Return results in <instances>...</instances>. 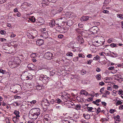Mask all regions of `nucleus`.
I'll return each instance as SVG.
<instances>
[{"label": "nucleus", "instance_id": "obj_19", "mask_svg": "<svg viewBox=\"0 0 123 123\" xmlns=\"http://www.w3.org/2000/svg\"><path fill=\"white\" fill-rule=\"evenodd\" d=\"M72 25V21L71 20L68 21L67 22V25L69 26H71Z\"/></svg>", "mask_w": 123, "mask_h": 123}, {"label": "nucleus", "instance_id": "obj_11", "mask_svg": "<svg viewBox=\"0 0 123 123\" xmlns=\"http://www.w3.org/2000/svg\"><path fill=\"white\" fill-rule=\"evenodd\" d=\"M89 19V17H88L83 16L81 18L80 20L82 22L85 21Z\"/></svg>", "mask_w": 123, "mask_h": 123}, {"label": "nucleus", "instance_id": "obj_3", "mask_svg": "<svg viewBox=\"0 0 123 123\" xmlns=\"http://www.w3.org/2000/svg\"><path fill=\"white\" fill-rule=\"evenodd\" d=\"M30 112H32L34 114H36L38 116L40 114V110L39 108H33L31 109Z\"/></svg>", "mask_w": 123, "mask_h": 123}, {"label": "nucleus", "instance_id": "obj_1", "mask_svg": "<svg viewBox=\"0 0 123 123\" xmlns=\"http://www.w3.org/2000/svg\"><path fill=\"white\" fill-rule=\"evenodd\" d=\"M96 38L97 40L95 41L96 42L100 44L104 43V42H105V40L103 37L102 36H98L96 37Z\"/></svg>", "mask_w": 123, "mask_h": 123}, {"label": "nucleus", "instance_id": "obj_51", "mask_svg": "<svg viewBox=\"0 0 123 123\" xmlns=\"http://www.w3.org/2000/svg\"><path fill=\"white\" fill-rule=\"evenodd\" d=\"M78 26L79 28H81L83 27V25L82 24L79 23L78 24Z\"/></svg>", "mask_w": 123, "mask_h": 123}, {"label": "nucleus", "instance_id": "obj_26", "mask_svg": "<svg viewBox=\"0 0 123 123\" xmlns=\"http://www.w3.org/2000/svg\"><path fill=\"white\" fill-rule=\"evenodd\" d=\"M96 77L98 80H100L101 79V75L100 74H99L97 75Z\"/></svg>", "mask_w": 123, "mask_h": 123}, {"label": "nucleus", "instance_id": "obj_42", "mask_svg": "<svg viewBox=\"0 0 123 123\" xmlns=\"http://www.w3.org/2000/svg\"><path fill=\"white\" fill-rule=\"evenodd\" d=\"M63 35L62 34L58 36V37L60 39L62 38H63Z\"/></svg>", "mask_w": 123, "mask_h": 123}, {"label": "nucleus", "instance_id": "obj_40", "mask_svg": "<svg viewBox=\"0 0 123 123\" xmlns=\"http://www.w3.org/2000/svg\"><path fill=\"white\" fill-rule=\"evenodd\" d=\"M116 111L115 110H113L112 109H111L110 110L109 112L110 113H113L115 111Z\"/></svg>", "mask_w": 123, "mask_h": 123}, {"label": "nucleus", "instance_id": "obj_41", "mask_svg": "<svg viewBox=\"0 0 123 123\" xmlns=\"http://www.w3.org/2000/svg\"><path fill=\"white\" fill-rule=\"evenodd\" d=\"M50 24L51 25L52 27H53L55 25V22H53V21L50 23Z\"/></svg>", "mask_w": 123, "mask_h": 123}, {"label": "nucleus", "instance_id": "obj_63", "mask_svg": "<svg viewBox=\"0 0 123 123\" xmlns=\"http://www.w3.org/2000/svg\"><path fill=\"white\" fill-rule=\"evenodd\" d=\"M15 96V99H16V98L20 99L21 98V97H20V96Z\"/></svg>", "mask_w": 123, "mask_h": 123}, {"label": "nucleus", "instance_id": "obj_44", "mask_svg": "<svg viewBox=\"0 0 123 123\" xmlns=\"http://www.w3.org/2000/svg\"><path fill=\"white\" fill-rule=\"evenodd\" d=\"M92 60H90L88 61H87V63L88 64H91V63L92 62Z\"/></svg>", "mask_w": 123, "mask_h": 123}, {"label": "nucleus", "instance_id": "obj_58", "mask_svg": "<svg viewBox=\"0 0 123 123\" xmlns=\"http://www.w3.org/2000/svg\"><path fill=\"white\" fill-rule=\"evenodd\" d=\"M6 1V0H0V3L2 4Z\"/></svg>", "mask_w": 123, "mask_h": 123}, {"label": "nucleus", "instance_id": "obj_50", "mask_svg": "<svg viewBox=\"0 0 123 123\" xmlns=\"http://www.w3.org/2000/svg\"><path fill=\"white\" fill-rule=\"evenodd\" d=\"M48 3L47 2H46V3H43L42 6H46L48 4Z\"/></svg>", "mask_w": 123, "mask_h": 123}, {"label": "nucleus", "instance_id": "obj_30", "mask_svg": "<svg viewBox=\"0 0 123 123\" xmlns=\"http://www.w3.org/2000/svg\"><path fill=\"white\" fill-rule=\"evenodd\" d=\"M0 33L2 35H4L6 33V32L4 30H1L0 31Z\"/></svg>", "mask_w": 123, "mask_h": 123}, {"label": "nucleus", "instance_id": "obj_21", "mask_svg": "<svg viewBox=\"0 0 123 123\" xmlns=\"http://www.w3.org/2000/svg\"><path fill=\"white\" fill-rule=\"evenodd\" d=\"M117 17L121 19H123V15L121 14H117Z\"/></svg>", "mask_w": 123, "mask_h": 123}, {"label": "nucleus", "instance_id": "obj_18", "mask_svg": "<svg viewBox=\"0 0 123 123\" xmlns=\"http://www.w3.org/2000/svg\"><path fill=\"white\" fill-rule=\"evenodd\" d=\"M29 20L31 22H34L35 21V17L34 16L31 17L29 18Z\"/></svg>", "mask_w": 123, "mask_h": 123}, {"label": "nucleus", "instance_id": "obj_22", "mask_svg": "<svg viewBox=\"0 0 123 123\" xmlns=\"http://www.w3.org/2000/svg\"><path fill=\"white\" fill-rule=\"evenodd\" d=\"M83 116H84L85 118L86 119H89L90 117V115L88 114H87L86 115H85L84 114Z\"/></svg>", "mask_w": 123, "mask_h": 123}, {"label": "nucleus", "instance_id": "obj_27", "mask_svg": "<svg viewBox=\"0 0 123 123\" xmlns=\"http://www.w3.org/2000/svg\"><path fill=\"white\" fill-rule=\"evenodd\" d=\"M113 39L112 38H110L108 40L107 42L108 43H110L113 41Z\"/></svg>", "mask_w": 123, "mask_h": 123}, {"label": "nucleus", "instance_id": "obj_7", "mask_svg": "<svg viewBox=\"0 0 123 123\" xmlns=\"http://www.w3.org/2000/svg\"><path fill=\"white\" fill-rule=\"evenodd\" d=\"M98 28L97 26L93 27L90 29V31L93 33L94 34L97 32Z\"/></svg>", "mask_w": 123, "mask_h": 123}, {"label": "nucleus", "instance_id": "obj_13", "mask_svg": "<svg viewBox=\"0 0 123 123\" xmlns=\"http://www.w3.org/2000/svg\"><path fill=\"white\" fill-rule=\"evenodd\" d=\"M19 112L17 110H14V113L16 115V117L17 118H19L20 116L19 115Z\"/></svg>", "mask_w": 123, "mask_h": 123}, {"label": "nucleus", "instance_id": "obj_38", "mask_svg": "<svg viewBox=\"0 0 123 123\" xmlns=\"http://www.w3.org/2000/svg\"><path fill=\"white\" fill-rule=\"evenodd\" d=\"M49 102L50 104H53L54 103H55V101L54 99H52L50 100Z\"/></svg>", "mask_w": 123, "mask_h": 123}, {"label": "nucleus", "instance_id": "obj_17", "mask_svg": "<svg viewBox=\"0 0 123 123\" xmlns=\"http://www.w3.org/2000/svg\"><path fill=\"white\" fill-rule=\"evenodd\" d=\"M44 76V75H40V76L39 77V80H41L43 82V83H45V81L43 80V76Z\"/></svg>", "mask_w": 123, "mask_h": 123}, {"label": "nucleus", "instance_id": "obj_64", "mask_svg": "<svg viewBox=\"0 0 123 123\" xmlns=\"http://www.w3.org/2000/svg\"><path fill=\"white\" fill-rule=\"evenodd\" d=\"M119 108V109L122 110L123 109V105L120 106Z\"/></svg>", "mask_w": 123, "mask_h": 123}, {"label": "nucleus", "instance_id": "obj_53", "mask_svg": "<svg viewBox=\"0 0 123 123\" xmlns=\"http://www.w3.org/2000/svg\"><path fill=\"white\" fill-rule=\"evenodd\" d=\"M24 5H25L26 6L29 5H28V3L27 2H25L24 3H23L22 5L23 6Z\"/></svg>", "mask_w": 123, "mask_h": 123}, {"label": "nucleus", "instance_id": "obj_37", "mask_svg": "<svg viewBox=\"0 0 123 123\" xmlns=\"http://www.w3.org/2000/svg\"><path fill=\"white\" fill-rule=\"evenodd\" d=\"M47 1L48 0L49 2H51L53 3H55L56 1V0H46Z\"/></svg>", "mask_w": 123, "mask_h": 123}, {"label": "nucleus", "instance_id": "obj_49", "mask_svg": "<svg viewBox=\"0 0 123 123\" xmlns=\"http://www.w3.org/2000/svg\"><path fill=\"white\" fill-rule=\"evenodd\" d=\"M103 12L104 13H108L109 12V11L107 10H104L103 11Z\"/></svg>", "mask_w": 123, "mask_h": 123}, {"label": "nucleus", "instance_id": "obj_57", "mask_svg": "<svg viewBox=\"0 0 123 123\" xmlns=\"http://www.w3.org/2000/svg\"><path fill=\"white\" fill-rule=\"evenodd\" d=\"M36 101L35 100H33L31 102V104H34L36 102Z\"/></svg>", "mask_w": 123, "mask_h": 123}, {"label": "nucleus", "instance_id": "obj_9", "mask_svg": "<svg viewBox=\"0 0 123 123\" xmlns=\"http://www.w3.org/2000/svg\"><path fill=\"white\" fill-rule=\"evenodd\" d=\"M27 67L30 70H33L35 68V66L31 63L29 64L28 65Z\"/></svg>", "mask_w": 123, "mask_h": 123}, {"label": "nucleus", "instance_id": "obj_34", "mask_svg": "<svg viewBox=\"0 0 123 123\" xmlns=\"http://www.w3.org/2000/svg\"><path fill=\"white\" fill-rule=\"evenodd\" d=\"M99 56L97 55L95 57L93 58V60H95L98 61V59L99 58Z\"/></svg>", "mask_w": 123, "mask_h": 123}, {"label": "nucleus", "instance_id": "obj_43", "mask_svg": "<svg viewBox=\"0 0 123 123\" xmlns=\"http://www.w3.org/2000/svg\"><path fill=\"white\" fill-rule=\"evenodd\" d=\"M11 34L10 35V37H14L16 35L14 34L13 33V32H12L11 33Z\"/></svg>", "mask_w": 123, "mask_h": 123}, {"label": "nucleus", "instance_id": "obj_54", "mask_svg": "<svg viewBox=\"0 0 123 123\" xmlns=\"http://www.w3.org/2000/svg\"><path fill=\"white\" fill-rule=\"evenodd\" d=\"M16 15L17 17H19L21 15L20 13L19 12H18V13H16Z\"/></svg>", "mask_w": 123, "mask_h": 123}, {"label": "nucleus", "instance_id": "obj_33", "mask_svg": "<svg viewBox=\"0 0 123 123\" xmlns=\"http://www.w3.org/2000/svg\"><path fill=\"white\" fill-rule=\"evenodd\" d=\"M110 46L112 48L117 47V46L116 44L114 43H112L111 44H110Z\"/></svg>", "mask_w": 123, "mask_h": 123}, {"label": "nucleus", "instance_id": "obj_8", "mask_svg": "<svg viewBox=\"0 0 123 123\" xmlns=\"http://www.w3.org/2000/svg\"><path fill=\"white\" fill-rule=\"evenodd\" d=\"M43 42V40L40 39L37 40L36 42L37 44L39 46H40L42 45Z\"/></svg>", "mask_w": 123, "mask_h": 123}, {"label": "nucleus", "instance_id": "obj_24", "mask_svg": "<svg viewBox=\"0 0 123 123\" xmlns=\"http://www.w3.org/2000/svg\"><path fill=\"white\" fill-rule=\"evenodd\" d=\"M0 73H2L3 74H6V72L5 70L0 69Z\"/></svg>", "mask_w": 123, "mask_h": 123}, {"label": "nucleus", "instance_id": "obj_39", "mask_svg": "<svg viewBox=\"0 0 123 123\" xmlns=\"http://www.w3.org/2000/svg\"><path fill=\"white\" fill-rule=\"evenodd\" d=\"M87 109L88 110L90 111L93 112V111H92V110L93 109L92 107H87Z\"/></svg>", "mask_w": 123, "mask_h": 123}, {"label": "nucleus", "instance_id": "obj_55", "mask_svg": "<svg viewBox=\"0 0 123 123\" xmlns=\"http://www.w3.org/2000/svg\"><path fill=\"white\" fill-rule=\"evenodd\" d=\"M78 57H75L74 58V61H77L78 60Z\"/></svg>", "mask_w": 123, "mask_h": 123}, {"label": "nucleus", "instance_id": "obj_6", "mask_svg": "<svg viewBox=\"0 0 123 123\" xmlns=\"http://www.w3.org/2000/svg\"><path fill=\"white\" fill-rule=\"evenodd\" d=\"M9 64L10 67L12 68H15L18 65V63L16 62H9Z\"/></svg>", "mask_w": 123, "mask_h": 123}, {"label": "nucleus", "instance_id": "obj_31", "mask_svg": "<svg viewBox=\"0 0 123 123\" xmlns=\"http://www.w3.org/2000/svg\"><path fill=\"white\" fill-rule=\"evenodd\" d=\"M55 107L56 109H58L59 110H60L61 108V106L58 105H56Z\"/></svg>", "mask_w": 123, "mask_h": 123}, {"label": "nucleus", "instance_id": "obj_61", "mask_svg": "<svg viewBox=\"0 0 123 123\" xmlns=\"http://www.w3.org/2000/svg\"><path fill=\"white\" fill-rule=\"evenodd\" d=\"M101 103L102 105L104 106H106L107 104L106 103L104 102H102Z\"/></svg>", "mask_w": 123, "mask_h": 123}, {"label": "nucleus", "instance_id": "obj_15", "mask_svg": "<svg viewBox=\"0 0 123 123\" xmlns=\"http://www.w3.org/2000/svg\"><path fill=\"white\" fill-rule=\"evenodd\" d=\"M43 80H45L46 81H48L50 79L49 77H48L46 75H44L43 76Z\"/></svg>", "mask_w": 123, "mask_h": 123}, {"label": "nucleus", "instance_id": "obj_59", "mask_svg": "<svg viewBox=\"0 0 123 123\" xmlns=\"http://www.w3.org/2000/svg\"><path fill=\"white\" fill-rule=\"evenodd\" d=\"M104 83L102 81L99 83V85H100L101 86L104 85Z\"/></svg>", "mask_w": 123, "mask_h": 123}, {"label": "nucleus", "instance_id": "obj_52", "mask_svg": "<svg viewBox=\"0 0 123 123\" xmlns=\"http://www.w3.org/2000/svg\"><path fill=\"white\" fill-rule=\"evenodd\" d=\"M123 92V91L121 90H119L118 91V94H122V93Z\"/></svg>", "mask_w": 123, "mask_h": 123}, {"label": "nucleus", "instance_id": "obj_16", "mask_svg": "<svg viewBox=\"0 0 123 123\" xmlns=\"http://www.w3.org/2000/svg\"><path fill=\"white\" fill-rule=\"evenodd\" d=\"M38 21L39 23L41 24L40 25L43 24L44 22V20L41 18H40L38 19Z\"/></svg>", "mask_w": 123, "mask_h": 123}, {"label": "nucleus", "instance_id": "obj_5", "mask_svg": "<svg viewBox=\"0 0 123 123\" xmlns=\"http://www.w3.org/2000/svg\"><path fill=\"white\" fill-rule=\"evenodd\" d=\"M41 105L45 106H49L50 104L49 102L46 99H43L41 102Z\"/></svg>", "mask_w": 123, "mask_h": 123}, {"label": "nucleus", "instance_id": "obj_29", "mask_svg": "<svg viewBox=\"0 0 123 123\" xmlns=\"http://www.w3.org/2000/svg\"><path fill=\"white\" fill-rule=\"evenodd\" d=\"M62 8L60 7H58L57 8V11L58 12H60L62 10Z\"/></svg>", "mask_w": 123, "mask_h": 123}, {"label": "nucleus", "instance_id": "obj_28", "mask_svg": "<svg viewBox=\"0 0 123 123\" xmlns=\"http://www.w3.org/2000/svg\"><path fill=\"white\" fill-rule=\"evenodd\" d=\"M42 87L39 85H38L36 86V88L37 90H40L42 89Z\"/></svg>", "mask_w": 123, "mask_h": 123}, {"label": "nucleus", "instance_id": "obj_48", "mask_svg": "<svg viewBox=\"0 0 123 123\" xmlns=\"http://www.w3.org/2000/svg\"><path fill=\"white\" fill-rule=\"evenodd\" d=\"M4 40L6 41V39L4 38H0V41L3 42Z\"/></svg>", "mask_w": 123, "mask_h": 123}, {"label": "nucleus", "instance_id": "obj_60", "mask_svg": "<svg viewBox=\"0 0 123 123\" xmlns=\"http://www.w3.org/2000/svg\"><path fill=\"white\" fill-rule=\"evenodd\" d=\"M62 94H63L64 96L66 95L67 94H68L67 93H66L65 92H62Z\"/></svg>", "mask_w": 123, "mask_h": 123}, {"label": "nucleus", "instance_id": "obj_23", "mask_svg": "<svg viewBox=\"0 0 123 123\" xmlns=\"http://www.w3.org/2000/svg\"><path fill=\"white\" fill-rule=\"evenodd\" d=\"M18 118H17L16 117H14L13 118L12 120L14 123H17V120L18 119Z\"/></svg>", "mask_w": 123, "mask_h": 123}, {"label": "nucleus", "instance_id": "obj_47", "mask_svg": "<svg viewBox=\"0 0 123 123\" xmlns=\"http://www.w3.org/2000/svg\"><path fill=\"white\" fill-rule=\"evenodd\" d=\"M114 68V66L108 68V69L109 70H112Z\"/></svg>", "mask_w": 123, "mask_h": 123}, {"label": "nucleus", "instance_id": "obj_10", "mask_svg": "<svg viewBox=\"0 0 123 123\" xmlns=\"http://www.w3.org/2000/svg\"><path fill=\"white\" fill-rule=\"evenodd\" d=\"M77 39L80 43H84V40L81 36H79L77 37Z\"/></svg>", "mask_w": 123, "mask_h": 123}, {"label": "nucleus", "instance_id": "obj_20", "mask_svg": "<svg viewBox=\"0 0 123 123\" xmlns=\"http://www.w3.org/2000/svg\"><path fill=\"white\" fill-rule=\"evenodd\" d=\"M81 106L80 105L78 104L76 105L75 106V109L77 110H80L81 108Z\"/></svg>", "mask_w": 123, "mask_h": 123}, {"label": "nucleus", "instance_id": "obj_62", "mask_svg": "<svg viewBox=\"0 0 123 123\" xmlns=\"http://www.w3.org/2000/svg\"><path fill=\"white\" fill-rule=\"evenodd\" d=\"M96 71L97 72H99L101 71V70L99 68H97L96 69Z\"/></svg>", "mask_w": 123, "mask_h": 123}, {"label": "nucleus", "instance_id": "obj_32", "mask_svg": "<svg viewBox=\"0 0 123 123\" xmlns=\"http://www.w3.org/2000/svg\"><path fill=\"white\" fill-rule=\"evenodd\" d=\"M122 104V102L121 101L118 100V101H117V102L116 103V105H121Z\"/></svg>", "mask_w": 123, "mask_h": 123}, {"label": "nucleus", "instance_id": "obj_46", "mask_svg": "<svg viewBox=\"0 0 123 123\" xmlns=\"http://www.w3.org/2000/svg\"><path fill=\"white\" fill-rule=\"evenodd\" d=\"M68 95H69V94H67L66 95L64 96V98L66 99V100H67L69 98V96H68Z\"/></svg>", "mask_w": 123, "mask_h": 123}, {"label": "nucleus", "instance_id": "obj_12", "mask_svg": "<svg viewBox=\"0 0 123 123\" xmlns=\"http://www.w3.org/2000/svg\"><path fill=\"white\" fill-rule=\"evenodd\" d=\"M42 35L44 38L46 39L48 37V33L47 32L42 33Z\"/></svg>", "mask_w": 123, "mask_h": 123}, {"label": "nucleus", "instance_id": "obj_56", "mask_svg": "<svg viewBox=\"0 0 123 123\" xmlns=\"http://www.w3.org/2000/svg\"><path fill=\"white\" fill-rule=\"evenodd\" d=\"M87 57L89 58H91L92 57V55L91 54H89L86 56Z\"/></svg>", "mask_w": 123, "mask_h": 123}, {"label": "nucleus", "instance_id": "obj_45", "mask_svg": "<svg viewBox=\"0 0 123 123\" xmlns=\"http://www.w3.org/2000/svg\"><path fill=\"white\" fill-rule=\"evenodd\" d=\"M37 35H35L34 36L33 35H30V37H31V38L32 39H34L35 37H36L37 36Z\"/></svg>", "mask_w": 123, "mask_h": 123}, {"label": "nucleus", "instance_id": "obj_35", "mask_svg": "<svg viewBox=\"0 0 123 123\" xmlns=\"http://www.w3.org/2000/svg\"><path fill=\"white\" fill-rule=\"evenodd\" d=\"M62 102V101L59 98H57L56 100H55V103H61Z\"/></svg>", "mask_w": 123, "mask_h": 123}, {"label": "nucleus", "instance_id": "obj_4", "mask_svg": "<svg viewBox=\"0 0 123 123\" xmlns=\"http://www.w3.org/2000/svg\"><path fill=\"white\" fill-rule=\"evenodd\" d=\"M29 115V117L31 119L35 120L37 118L38 116L37 115L32 112H30Z\"/></svg>", "mask_w": 123, "mask_h": 123}, {"label": "nucleus", "instance_id": "obj_25", "mask_svg": "<svg viewBox=\"0 0 123 123\" xmlns=\"http://www.w3.org/2000/svg\"><path fill=\"white\" fill-rule=\"evenodd\" d=\"M66 55L68 56L72 57L73 55V54L71 52H68L66 54Z\"/></svg>", "mask_w": 123, "mask_h": 123}, {"label": "nucleus", "instance_id": "obj_14", "mask_svg": "<svg viewBox=\"0 0 123 123\" xmlns=\"http://www.w3.org/2000/svg\"><path fill=\"white\" fill-rule=\"evenodd\" d=\"M80 93H81V94H83L86 96H87L88 94V92L83 90H81Z\"/></svg>", "mask_w": 123, "mask_h": 123}, {"label": "nucleus", "instance_id": "obj_2", "mask_svg": "<svg viewBox=\"0 0 123 123\" xmlns=\"http://www.w3.org/2000/svg\"><path fill=\"white\" fill-rule=\"evenodd\" d=\"M53 55L52 53L50 52H47L45 54L44 56L46 59L50 60L53 59Z\"/></svg>", "mask_w": 123, "mask_h": 123}, {"label": "nucleus", "instance_id": "obj_36", "mask_svg": "<svg viewBox=\"0 0 123 123\" xmlns=\"http://www.w3.org/2000/svg\"><path fill=\"white\" fill-rule=\"evenodd\" d=\"M86 73V71L84 70H82L81 71V74L82 75H84Z\"/></svg>", "mask_w": 123, "mask_h": 123}]
</instances>
